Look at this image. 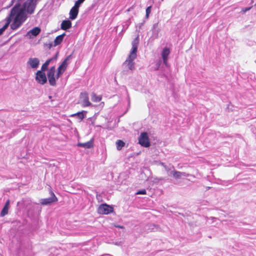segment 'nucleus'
Returning <instances> with one entry per match:
<instances>
[{
  "mask_svg": "<svg viewBox=\"0 0 256 256\" xmlns=\"http://www.w3.org/2000/svg\"><path fill=\"white\" fill-rule=\"evenodd\" d=\"M36 5V0H26L22 5L20 2H17L11 10V15L16 12H22L27 18V14H32Z\"/></svg>",
  "mask_w": 256,
  "mask_h": 256,
  "instance_id": "nucleus-1",
  "label": "nucleus"
},
{
  "mask_svg": "<svg viewBox=\"0 0 256 256\" xmlns=\"http://www.w3.org/2000/svg\"><path fill=\"white\" fill-rule=\"evenodd\" d=\"M10 17L11 19L14 18V22L10 24V28L12 30L18 29L26 20V16L22 12L20 13L16 12L14 15H11L10 12Z\"/></svg>",
  "mask_w": 256,
  "mask_h": 256,
  "instance_id": "nucleus-2",
  "label": "nucleus"
},
{
  "mask_svg": "<svg viewBox=\"0 0 256 256\" xmlns=\"http://www.w3.org/2000/svg\"><path fill=\"white\" fill-rule=\"evenodd\" d=\"M138 143L144 148H148L150 146V142L148 133L142 132L138 138Z\"/></svg>",
  "mask_w": 256,
  "mask_h": 256,
  "instance_id": "nucleus-3",
  "label": "nucleus"
},
{
  "mask_svg": "<svg viewBox=\"0 0 256 256\" xmlns=\"http://www.w3.org/2000/svg\"><path fill=\"white\" fill-rule=\"evenodd\" d=\"M56 68L54 66H52L47 74L49 84L52 86L56 85V79L55 76Z\"/></svg>",
  "mask_w": 256,
  "mask_h": 256,
  "instance_id": "nucleus-4",
  "label": "nucleus"
},
{
  "mask_svg": "<svg viewBox=\"0 0 256 256\" xmlns=\"http://www.w3.org/2000/svg\"><path fill=\"white\" fill-rule=\"evenodd\" d=\"M113 210V208L106 204H101L98 208V212L102 214H108L112 212Z\"/></svg>",
  "mask_w": 256,
  "mask_h": 256,
  "instance_id": "nucleus-5",
  "label": "nucleus"
},
{
  "mask_svg": "<svg viewBox=\"0 0 256 256\" xmlns=\"http://www.w3.org/2000/svg\"><path fill=\"white\" fill-rule=\"evenodd\" d=\"M36 80L41 84H46L47 82V78L45 73L38 70L36 73Z\"/></svg>",
  "mask_w": 256,
  "mask_h": 256,
  "instance_id": "nucleus-6",
  "label": "nucleus"
},
{
  "mask_svg": "<svg viewBox=\"0 0 256 256\" xmlns=\"http://www.w3.org/2000/svg\"><path fill=\"white\" fill-rule=\"evenodd\" d=\"M139 42L138 36L135 38L132 42V48L130 54V58H136L138 46Z\"/></svg>",
  "mask_w": 256,
  "mask_h": 256,
  "instance_id": "nucleus-7",
  "label": "nucleus"
},
{
  "mask_svg": "<svg viewBox=\"0 0 256 256\" xmlns=\"http://www.w3.org/2000/svg\"><path fill=\"white\" fill-rule=\"evenodd\" d=\"M80 100L84 106H88L91 105L89 101L88 94L86 92H82L80 94Z\"/></svg>",
  "mask_w": 256,
  "mask_h": 256,
  "instance_id": "nucleus-8",
  "label": "nucleus"
},
{
  "mask_svg": "<svg viewBox=\"0 0 256 256\" xmlns=\"http://www.w3.org/2000/svg\"><path fill=\"white\" fill-rule=\"evenodd\" d=\"M57 198L54 193L52 192L51 196L48 198L41 200L40 203L43 205H46L57 201Z\"/></svg>",
  "mask_w": 256,
  "mask_h": 256,
  "instance_id": "nucleus-9",
  "label": "nucleus"
},
{
  "mask_svg": "<svg viewBox=\"0 0 256 256\" xmlns=\"http://www.w3.org/2000/svg\"><path fill=\"white\" fill-rule=\"evenodd\" d=\"M40 64V60L38 58H30L27 62V64L31 68H36Z\"/></svg>",
  "mask_w": 256,
  "mask_h": 256,
  "instance_id": "nucleus-10",
  "label": "nucleus"
},
{
  "mask_svg": "<svg viewBox=\"0 0 256 256\" xmlns=\"http://www.w3.org/2000/svg\"><path fill=\"white\" fill-rule=\"evenodd\" d=\"M170 54V50L167 48H165L163 49L162 52V56L164 64L167 66H168V62L167 60L168 59V56Z\"/></svg>",
  "mask_w": 256,
  "mask_h": 256,
  "instance_id": "nucleus-11",
  "label": "nucleus"
},
{
  "mask_svg": "<svg viewBox=\"0 0 256 256\" xmlns=\"http://www.w3.org/2000/svg\"><path fill=\"white\" fill-rule=\"evenodd\" d=\"M152 37L153 38H157L158 36V34L160 31V29L158 27V23H156V24H154L152 29Z\"/></svg>",
  "mask_w": 256,
  "mask_h": 256,
  "instance_id": "nucleus-12",
  "label": "nucleus"
},
{
  "mask_svg": "<svg viewBox=\"0 0 256 256\" xmlns=\"http://www.w3.org/2000/svg\"><path fill=\"white\" fill-rule=\"evenodd\" d=\"M136 58H130V54L128 59L124 62V64H126L130 70H133L134 68V60Z\"/></svg>",
  "mask_w": 256,
  "mask_h": 256,
  "instance_id": "nucleus-13",
  "label": "nucleus"
},
{
  "mask_svg": "<svg viewBox=\"0 0 256 256\" xmlns=\"http://www.w3.org/2000/svg\"><path fill=\"white\" fill-rule=\"evenodd\" d=\"M78 13V8L74 6L70 12V18L74 20H75Z\"/></svg>",
  "mask_w": 256,
  "mask_h": 256,
  "instance_id": "nucleus-14",
  "label": "nucleus"
},
{
  "mask_svg": "<svg viewBox=\"0 0 256 256\" xmlns=\"http://www.w3.org/2000/svg\"><path fill=\"white\" fill-rule=\"evenodd\" d=\"M94 138H92L89 141L84 142V143H81L78 142V146L80 147L84 148H90L93 147L94 146Z\"/></svg>",
  "mask_w": 256,
  "mask_h": 256,
  "instance_id": "nucleus-15",
  "label": "nucleus"
},
{
  "mask_svg": "<svg viewBox=\"0 0 256 256\" xmlns=\"http://www.w3.org/2000/svg\"><path fill=\"white\" fill-rule=\"evenodd\" d=\"M70 58L71 55L68 56L62 62V64H60V66L58 67V68L61 70H62L64 72L66 70L68 65V61L70 59Z\"/></svg>",
  "mask_w": 256,
  "mask_h": 256,
  "instance_id": "nucleus-16",
  "label": "nucleus"
},
{
  "mask_svg": "<svg viewBox=\"0 0 256 256\" xmlns=\"http://www.w3.org/2000/svg\"><path fill=\"white\" fill-rule=\"evenodd\" d=\"M66 34L63 33L62 34L56 36L54 42V46H56L60 44L62 42Z\"/></svg>",
  "mask_w": 256,
  "mask_h": 256,
  "instance_id": "nucleus-17",
  "label": "nucleus"
},
{
  "mask_svg": "<svg viewBox=\"0 0 256 256\" xmlns=\"http://www.w3.org/2000/svg\"><path fill=\"white\" fill-rule=\"evenodd\" d=\"M10 204V200H7L4 206V207L3 208L2 210L0 212L1 216H4L8 214V210L9 208Z\"/></svg>",
  "mask_w": 256,
  "mask_h": 256,
  "instance_id": "nucleus-18",
  "label": "nucleus"
},
{
  "mask_svg": "<svg viewBox=\"0 0 256 256\" xmlns=\"http://www.w3.org/2000/svg\"><path fill=\"white\" fill-rule=\"evenodd\" d=\"M72 27V22L70 20H63L61 24V28L66 30Z\"/></svg>",
  "mask_w": 256,
  "mask_h": 256,
  "instance_id": "nucleus-19",
  "label": "nucleus"
},
{
  "mask_svg": "<svg viewBox=\"0 0 256 256\" xmlns=\"http://www.w3.org/2000/svg\"><path fill=\"white\" fill-rule=\"evenodd\" d=\"M168 175H172L176 179H178L182 178L181 172L174 170L170 171Z\"/></svg>",
  "mask_w": 256,
  "mask_h": 256,
  "instance_id": "nucleus-20",
  "label": "nucleus"
},
{
  "mask_svg": "<svg viewBox=\"0 0 256 256\" xmlns=\"http://www.w3.org/2000/svg\"><path fill=\"white\" fill-rule=\"evenodd\" d=\"M40 32V29L38 27H36L33 28L32 30H31L29 32L28 34H30L34 36H38Z\"/></svg>",
  "mask_w": 256,
  "mask_h": 256,
  "instance_id": "nucleus-21",
  "label": "nucleus"
},
{
  "mask_svg": "<svg viewBox=\"0 0 256 256\" xmlns=\"http://www.w3.org/2000/svg\"><path fill=\"white\" fill-rule=\"evenodd\" d=\"M52 61V59H48L46 60V62L42 64L41 68V70L40 71L44 72L46 70L48 69V65Z\"/></svg>",
  "mask_w": 256,
  "mask_h": 256,
  "instance_id": "nucleus-22",
  "label": "nucleus"
},
{
  "mask_svg": "<svg viewBox=\"0 0 256 256\" xmlns=\"http://www.w3.org/2000/svg\"><path fill=\"white\" fill-rule=\"evenodd\" d=\"M160 164L164 168L165 170L168 172V174H170V172L172 171V169L174 170V166H171L170 164L169 166H168L166 165L164 162H160Z\"/></svg>",
  "mask_w": 256,
  "mask_h": 256,
  "instance_id": "nucleus-23",
  "label": "nucleus"
},
{
  "mask_svg": "<svg viewBox=\"0 0 256 256\" xmlns=\"http://www.w3.org/2000/svg\"><path fill=\"white\" fill-rule=\"evenodd\" d=\"M92 100L94 102H98L101 100L102 97L100 96H97L95 93L92 94Z\"/></svg>",
  "mask_w": 256,
  "mask_h": 256,
  "instance_id": "nucleus-24",
  "label": "nucleus"
},
{
  "mask_svg": "<svg viewBox=\"0 0 256 256\" xmlns=\"http://www.w3.org/2000/svg\"><path fill=\"white\" fill-rule=\"evenodd\" d=\"M116 148L118 150H120L124 146V142L122 140H118L116 142Z\"/></svg>",
  "mask_w": 256,
  "mask_h": 256,
  "instance_id": "nucleus-25",
  "label": "nucleus"
},
{
  "mask_svg": "<svg viewBox=\"0 0 256 256\" xmlns=\"http://www.w3.org/2000/svg\"><path fill=\"white\" fill-rule=\"evenodd\" d=\"M159 228L158 226L154 224H150L148 226V228L147 229L150 232L152 231H156L158 230Z\"/></svg>",
  "mask_w": 256,
  "mask_h": 256,
  "instance_id": "nucleus-26",
  "label": "nucleus"
},
{
  "mask_svg": "<svg viewBox=\"0 0 256 256\" xmlns=\"http://www.w3.org/2000/svg\"><path fill=\"white\" fill-rule=\"evenodd\" d=\"M11 22V18H10V15L6 18V22L5 23V24L2 27V28L4 30H6L8 25L10 24V22Z\"/></svg>",
  "mask_w": 256,
  "mask_h": 256,
  "instance_id": "nucleus-27",
  "label": "nucleus"
},
{
  "mask_svg": "<svg viewBox=\"0 0 256 256\" xmlns=\"http://www.w3.org/2000/svg\"><path fill=\"white\" fill-rule=\"evenodd\" d=\"M64 72L58 68L57 73L56 76V79H58Z\"/></svg>",
  "mask_w": 256,
  "mask_h": 256,
  "instance_id": "nucleus-28",
  "label": "nucleus"
},
{
  "mask_svg": "<svg viewBox=\"0 0 256 256\" xmlns=\"http://www.w3.org/2000/svg\"><path fill=\"white\" fill-rule=\"evenodd\" d=\"M151 10H152V6H148L146 8V17L148 18L149 16V14H150V13L151 12Z\"/></svg>",
  "mask_w": 256,
  "mask_h": 256,
  "instance_id": "nucleus-29",
  "label": "nucleus"
},
{
  "mask_svg": "<svg viewBox=\"0 0 256 256\" xmlns=\"http://www.w3.org/2000/svg\"><path fill=\"white\" fill-rule=\"evenodd\" d=\"M74 115H77L78 118L80 119V120H82L84 118V114L83 112H78V113H76Z\"/></svg>",
  "mask_w": 256,
  "mask_h": 256,
  "instance_id": "nucleus-30",
  "label": "nucleus"
},
{
  "mask_svg": "<svg viewBox=\"0 0 256 256\" xmlns=\"http://www.w3.org/2000/svg\"><path fill=\"white\" fill-rule=\"evenodd\" d=\"M85 0H78L76 2L74 6L79 8L80 5L84 2Z\"/></svg>",
  "mask_w": 256,
  "mask_h": 256,
  "instance_id": "nucleus-31",
  "label": "nucleus"
},
{
  "mask_svg": "<svg viewBox=\"0 0 256 256\" xmlns=\"http://www.w3.org/2000/svg\"><path fill=\"white\" fill-rule=\"evenodd\" d=\"M181 175H182V176H192L193 178H195V176L194 175L186 173L185 172H181Z\"/></svg>",
  "mask_w": 256,
  "mask_h": 256,
  "instance_id": "nucleus-32",
  "label": "nucleus"
},
{
  "mask_svg": "<svg viewBox=\"0 0 256 256\" xmlns=\"http://www.w3.org/2000/svg\"><path fill=\"white\" fill-rule=\"evenodd\" d=\"M146 190L144 189L140 190L138 191L136 193V194H146Z\"/></svg>",
  "mask_w": 256,
  "mask_h": 256,
  "instance_id": "nucleus-33",
  "label": "nucleus"
},
{
  "mask_svg": "<svg viewBox=\"0 0 256 256\" xmlns=\"http://www.w3.org/2000/svg\"><path fill=\"white\" fill-rule=\"evenodd\" d=\"M128 26L129 24H128L127 22H126L124 24L122 25L123 26V28L122 30V31H126V30L128 28Z\"/></svg>",
  "mask_w": 256,
  "mask_h": 256,
  "instance_id": "nucleus-34",
  "label": "nucleus"
},
{
  "mask_svg": "<svg viewBox=\"0 0 256 256\" xmlns=\"http://www.w3.org/2000/svg\"><path fill=\"white\" fill-rule=\"evenodd\" d=\"M252 8V6H250V7H248V8H243L242 10V12L243 13H245V12H248V11L250 10Z\"/></svg>",
  "mask_w": 256,
  "mask_h": 256,
  "instance_id": "nucleus-35",
  "label": "nucleus"
},
{
  "mask_svg": "<svg viewBox=\"0 0 256 256\" xmlns=\"http://www.w3.org/2000/svg\"><path fill=\"white\" fill-rule=\"evenodd\" d=\"M58 52H57L56 54V55L54 56H53L52 58H50V59H52V60H56V59L58 58Z\"/></svg>",
  "mask_w": 256,
  "mask_h": 256,
  "instance_id": "nucleus-36",
  "label": "nucleus"
},
{
  "mask_svg": "<svg viewBox=\"0 0 256 256\" xmlns=\"http://www.w3.org/2000/svg\"><path fill=\"white\" fill-rule=\"evenodd\" d=\"M4 31L5 30H4L2 28H0V35L2 34Z\"/></svg>",
  "mask_w": 256,
  "mask_h": 256,
  "instance_id": "nucleus-37",
  "label": "nucleus"
},
{
  "mask_svg": "<svg viewBox=\"0 0 256 256\" xmlns=\"http://www.w3.org/2000/svg\"><path fill=\"white\" fill-rule=\"evenodd\" d=\"M144 22H141L138 24L139 28H140L143 26Z\"/></svg>",
  "mask_w": 256,
  "mask_h": 256,
  "instance_id": "nucleus-38",
  "label": "nucleus"
},
{
  "mask_svg": "<svg viewBox=\"0 0 256 256\" xmlns=\"http://www.w3.org/2000/svg\"><path fill=\"white\" fill-rule=\"evenodd\" d=\"M52 46H54V44L52 43H50L49 44V48H50Z\"/></svg>",
  "mask_w": 256,
  "mask_h": 256,
  "instance_id": "nucleus-39",
  "label": "nucleus"
},
{
  "mask_svg": "<svg viewBox=\"0 0 256 256\" xmlns=\"http://www.w3.org/2000/svg\"><path fill=\"white\" fill-rule=\"evenodd\" d=\"M14 0H12V1H11V3H10V6L11 5H12V4H13V2H14Z\"/></svg>",
  "mask_w": 256,
  "mask_h": 256,
  "instance_id": "nucleus-40",
  "label": "nucleus"
},
{
  "mask_svg": "<svg viewBox=\"0 0 256 256\" xmlns=\"http://www.w3.org/2000/svg\"><path fill=\"white\" fill-rule=\"evenodd\" d=\"M210 188V187H208L207 190H209Z\"/></svg>",
  "mask_w": 256,
  "mask_h": 256,
  "instance_id": "nucleus-41",
  "label": "nucleus"
}]
</instances>
